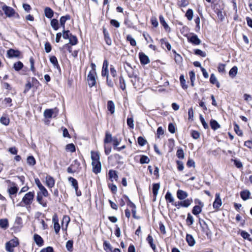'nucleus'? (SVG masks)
<instances>
[{"label":"nucleus","mask_w":252,"mask_h":252,"mask_svg":"<svg viewBox=\"0 0 252 252\" xmlns=\"http://www.w3.org/2000/svg\"><path fill=\"white\" fill-rule=\"evenodd\" d=\"M19 244L18 238H15L10 240L5 244V250L8 252H14V248L16 247Z\"/></svg>","instance_id":"f257e3e1"},{"label":"nucleus","mask_w":252,"mask_h":252,"mask_svg":"<svg viewBox=\"0 0 252 252\" xmlns=\"http://www.w3.org/2000/svg\"><path fill=\"white\" fill-rule=\"evenodd\" d=\"M34 191H30L25 194L22 198V202L24 203L25 205H30L34 199Z\"/></svg>","instance_id":"f03ea898"},{"label":"nucleus","mask_w":252,"mask_h":252,"mask_svg":"<svg viewBox=\"0 0 252 252\" xmlns=\"http://www.w3.org/2000/svg\"><path fill=\"white\" fill-rule=\"evenodd\" d=\"M96 73L94 70L90 71L87 76V81L90 87H92L95 85Z\"/></svg>","instance_id":"7ed1b4c3"},{"label":"nucleus","mask_w":252,"mask_h":252,"mask_svg":"<svg viewBox=\"0 0 252 252\" xmlns=\"http://www.w3.org/2000/svg\"><path fill=\"white\" fill-rule=\"evenodd\" d=\"M2 9L4 11V14L8 17H11L15 14V11L13 8L6 5H4L2 6Z\"/></svg>","instance_id":"20e7f679"},{"label":"nucleus","mask_w":252,"mask_h":252,"mask_svg":"<svg viewBox=\"0 0 252 252\" xmlns=\"http://www.w3.org/2000/svg\"><path fill=\"white\" fill-rule=\"evenodd\" d=\"M7 55L9 58L19 57L20 55V52L18 50L10 49L7 51Z\"/></svg>","instance_id":"39448f33"},{"label":"nucleus","mask_w":252,"mask_h":252,"mask_svg":"<svg viewBox=\"0 0 252 252\" xmlns=\"http://www.w3.org/2000/svg\"><path fill=\"white\" fill-rule=\"evenodd\" d=\"M188 41L192 44L198 45L201 43V40L196 34H192L188 37Z\"/></svg>","instance_id":"423d86ee"},{"label":"nucleus","mask_w":252,"mask_h":252,"mask_svg":"<svg viewBox=\"0 0 252 252\" xmlns=\"http://www.w3.org/2000/svg\"><path fill=\"white\" fill-rule=\"evenodd\" d=\"M139 58L142 64L145 65L150 63L149 57L143 52L139 53Z\"/></svg>","instance_id":"0eeeda50"},{"label":"nucleus","mask_w":252,"mask_h":252,"mask_svg":"<svg viewBox=\"0 0 252 252\" xmlns=\"http://www.w3.org/2000/svg\"><path fill=\"white\" fill-rule=\"evenodd\" d=\"M45 179L46 186L48 188H52L55 186V181L52 177L48 175L46 177Z\"/></svg>","instance_id":"6e6552de"},{"label":"nucleus","mask_w":252,"mask_h":252,"mask_svg":"<svg viewBox=\"0 0 252 252\" xmlns=\"http://www.w3.org/2000/svg\"><path fill=\"white\" fill-rule=\"evenodd\" d=\"M222 204L221 200L219 193L216 194L215 200L213 203V207L215 209H218Z\"/></svg>","instance_id":"1a4fd4ad"},{"label":"nucleus","mask_w":252,"mask_h":252,"mask_svg":"<svg viewBox=\"0 0 252 252\" xmlns=\"http://www.w3.org/2000/svg\"><path fill=\"white\" fill-rule=\"evenodd\" d=\"M103 33L104 36V39L106 43L108 45H111L112 44V40L109 36V34L107 30L105 28H103Z\"/></svg>","instance_id":"9d476101"},{"label":"nucleus","mask_w":252,"mask_h":252,"mask_svg":"<svg viewBox=\"0 0 252 252\" xmlns=\"http://www.w3.org/2000/svg\"><path fill=\"white\" fill-rule=\"evenodd\" d=\"M43 195L40 193H37L36 200L38 203L42 205L43 207H47V201L43 199Z\"/></svg>","instance_id":"9b49d317"},{"label":"nucleus","mask_w":252,"mask_h":252,"mask_svg":"<svg viewBox=\"0 0 252 252\" xmlns=\"http://www.w3.org/2000/svg\"><path fill=\"white\" fill-rule=\"evenodd\" d=\"M33 239L36 245H38L39 247L43 246L44 241L43 239L40 235L37 234H35L33 236Z\"/></svg>","instance_id":"f8f14e48"},{"label":"nucleus","mask_w":252,"mask_h":252,"mask_svg":"<svg viewBox=\"0 0 252 252\" xmlns=\"http://www.w3.org/2000/svg\"><path fill=\"white\" fill-rule=\"evenodd\" d=\"M71 165L76 172H79L81 170L80 163L77 159H75Z\"/></svg>","instance_id":"ddd939ff"},{"label":"nucleus","mask_w":252,"mask_h":252,"mask_svg":"<svg viewBox=\"0 0 252 252\" xmlns=\"http://www.w3.org/2000/svg\"><path fill=\"white\" fill-rule=\"evenodd\" d=\"M44 14L47 18L51 19L54 16V11L50 7H46L44 9Z\"/></svg>","instance_id":"4468645a"},{"label":"nucleus","mask_w":252,"mask_h":252,"mask_svg":"<svg viewBox=\"0 0 252 252\" xmlns=\"http://www.w3.org/2000/svg\"><path fill=\"white\" fill-rule=\"evenodd\" d=\"M115 84L117 86H119V87L122 90L124 91L126 89V82H125V80L124 77L122 75L119 77V83L117 84L115 82Z\"/></svg>","instance_id":"2eb2a0df"},{"label":"nucleus","mask_w":252,"mask_h":252,"mask_svg":"<svg viewBox=\"0 0 252 252\" xmlns=\"http://www.w3.org/2000/svg\"><path fill=\"white\" fill-rule=\"evenodd\" d=\"M110 180L113 182V180L117 181L118 179V176L115 170H110L108 173Z\"/></svg>","instance_id":"dca6fc26"},{"label":"nucleus","mask_w":252,"mask_h":252,"mask_svg":"<svg viewBox=\"0 0 252 252\" xmlns=\"http://www.w3.org/2000/svg\"><path fill=\"white\" fill-rule=\"evenodd\" d=\"M70 19V16L69 15H66L65 16H62L60 19V23L61 27L63 29H65V23L66 21Z\"/></svg>","instance_id":"f3484780"},{"label":"nucleus","mask_w":252,"mask_h":252,"mask_svg":"<svg viewBox=\"0 0 252 252\" xmlns=\"http://www.w3.org/2000/svg\"><path fill=\"white\" fill-rule=\"evenodd\" d=\"M159 22L160 24L164 27L166 31H170V28L165 21L164 18L162 15H159Z\"/></svg>","instance_id":"a211bd4d"},{"label":"nucleus","mask_w":252,"mask_h":252,"mask_svg":"<svg viewBox=\"0 0 252 252\" xmlns=\"http://www.w3.org/2000/svg\"><path fill=\"white\" fill-rule=\"evenodd\" d=\"M146 241L149 244V245H150L151 248L153 249L154 252H156V246L153 243L154 240H153V237L152 236V235H151L150 234H149L148 237L146 238Z\"/></svg>","instance_id":"6ab92c4d"},{"label":"nucleus","mask_w":252,"mask_h":252,"mask_svg":"<svg viewBox=\"0 0 252 252\" xmlns=\"http://www.w3.org/2000/svg\"><path fill=\"white\" fill-rule=\"evenodd\" d=\"M177 196L180 200H183L188 196V193L184 190L179 189L177 192Z\"/></svg>","instance_id":"aec40b11"},{"label":"nucleus","mask_w":252,"mask_h":252,"mask_svg":"<svg viewBox=\"0 0 252 252\" xmlns=\"http://www.w3.org/2000/svg\"><path fill=\"white\" fill-rule=\"evenodd\" d=\"M107 109L110 112L111 114L115 112V104L112 100H109L107 102Z\"/></svg>","instance_id":"412c9836"},{"label":"nucleus","mask_w":252,"mask_h":252,"mask_svg":"<svg viewBox=\"0 0 252 252\" xmlns=\"http://www.w3.org/2000/svg\"><path fill=\"white\" fill-rule=\"evenodd\" d=\"M210 81L212 84L216 85L217 88H220V84L214 74L211 75Z\"/></svg>","instance_id":"4be33fe9"},{"label":"nucleus","mask_w":252,"mask_h":252,"mask_svg":"<svg viewBox=\"0 0 252 252\" xmlns=\"http://www.w3.org/2000/svg\"><path fill=\"white\" fill-rule=\"evenodd\" d=\"M51 26L52 28L55 30L57 31L59 29V24L58 20L56 19H53L51 21Z\"/></svg>","instance_id":"5701e85b"},{"label":"nucleus","mask_w":252,"mask_h":252,"mask_svg":"<svg viewBox=\"0 0 252 252\" xmlns=\"http://www.w3.org/2000/svg\"><path fill=\"white\" fill-rule=\"evenodd\" d=\"M50 61L53 64V65H54V66L55 67H56L58 69L60 68V65L58 63V60H57V59L55 56H51L50 58Z\"/></svg>","instance_id":"b1692460"},{"label":"nucleus","mask_w":252,"mask_h":252,"mask_svg":"<svg viewBox=\"0 0 252 252\" xmlns=\"http://www.w3.org/2000/svg\"><path fill=\"white\" fill-rule=\"evenodd\" d=\"M68 181L71 183L72 186L74 188L75 190L78 189V185L77 181L73 177H69Z\"/></svg>","instance_id":"393cba45"},{"label":"nucleus","mask_w":252,"mask_h":252,"mask_svg":"<svg viewBox=\"0 0 252 252\" xmlns=\"http://www.w3.org/2000/svg\"><path fill=\"white\" fill-rule=\"evenodd\" d=\"M93 171L95 174L99 173L101 172V165L100 162H97L96 164L93 165Z\"/></svg>","instance_id":"a878e982"},{"label":"nucleus","mask_w":252,"mask_h":252,"mask_svg":"<svg viewBox=\"0 0 252 252\" xmlns=\"http://www.w3.org/2000/svg\"><path fill=\"white\" fill-rule=\"evenodd\" d=\"M160 188V184L159 183H155L153 185V193L154 195L156 197L158 193V191Z\"/></svg>","instance_id":"bb28decb"},{"label":"nucleus","mask_w":252,"mask_h":252,"mask_svg":"<svg viewBox=\"0 0 252 252\" xmlns=\"http://www.w3.org/2000/svg\"><path fill=\"white\" fill-rule=\"evenodd\" d=\"M186 240L190 246H193L195 244L194 239L191 235H187Z\"/></svg>","instance_id":"cd10ccee"},{"label":"nucleus","mask_w":252,"mask_h":252,"mask_svg":"<svg viewBox=\"0 0 252 252\" xmlns=\"http://www.w3.org/2000/svg\"><path fill=\"white\" fill-rule=\"evenodd\" d=\"M210 124L211 128L214 130H216L220 127V124L214 120H211Z\"/></svg>","instance_id":"c85d7f7f"},{"label":"nucleus","mask_w":252,"mask_h":252,"mask_svg":"<svg viewBox=\"0 0 252 252\" xmlns=\"http://www.w3.org/2000/svg\"><path fill=\"white\" fill-rule=\"evenodd\" d=\"M250 194V192L248 190H244L241 192V196L244 200H247L249 198Z\"/></svg>","instance_id":"c756f323"},{"label":"nucleus","mask_w":252,"mask_h":252,"mask_svg":"<svg viewBox=\"0 0 252 252\" xmlns=\"http://www.w3.org/2000/svg\"><path fill=\"white\" fill-rule=\"evenodd\" d=\"M237 72L238 68L236 66H234L230 70L229 72V75L231 77L234 78L237 74Z\"/></svg>","instance_id":"7c9ffc66"},{"label":"nucleus","mask_w":252,"mask_h":252,"mask_svg":"<svg viewBox=\"0 0 252 252\" xmlns=\"http://www.w3.org/2000/svg\"><path fill=\"white\" fill-rule=\"evenodd\" d=\"M165 199L167 201H168L169 203H173L174 202V197L172 196L171 193L168 191L165 196Z\"/></svg>","instance_id":"2f4dec72"},{"label":"nucleus","mask_w":252,"mask_h":252,"mask_svg":"<svg viewBox=\"0 0 252 252\" xmlns=\"http://www.w3.org/2000/svg\"><path fill=\"white\" fill-rule=\"evenodd\" d=\"M160 41L161 46H165L168 51H170L171 50V46L170 44L168 42H167L165 39H164V38L161 39Z\"/></svg>","instance_id":"473e14b6"},{"label":"nucleus","mask_w":252,"mask_h":252,"mask_svg":"<svg viewBox=\"0 0 252 252\" xmlns=\"http://www.w3.org/2000/svg\"><path fill=\"white\" fill-rule=\"evenodd\" d=\"M8 226V220L6 219L0 220V227L3 229H6Z\"/></svg>","instance_id":"72a5a7b5"},{"label":"nucleus","mask_w":252,"mask_h":252,"mask_svg":"<svg viewBox=\"0 0 252 252\" xmlns=\"http://www.w3.org/2000/svg\"><path fill=\"white\" fill-rule=\"evenodd\" d=\"M39 191L37 193L42 194L44 197H48L49 195V193L46 189L43 186L40 188L39 189Z\"/></svg>","instance_id":"f704fd0d"},{"label":"nucleus","mask_w":252,"mask_h":252,"mask_svg":"<svg viewBox=\"0 0 252 252\" xmlns=\"http://www.w3.org/2000/svg\"><path fill=\"white\" fill-rule=\"evenodd\" d=\"M53 112V109H46L44 112V116L46 118L50 119L52 118Z\"/></svg>","instance_id":"c9c22d12"},{"label":"nucleus","mask_w":252,"mask_h":252,"mask_svg":"<svg viewBox=\"0 0 252 252\" xmlns=\"http://www.w3.org/2000/svg\"><path fill=\"white\" fill-rule=\"evenodd\" d=\"M124 197L127 200V204L129 207L131 208L132 209H136V205L131 202L127 196L124 195Z\"/></svg>","instance_id":"e433bc0d"},{"label":"nucleus","mask_w":252,"mask_h":252,"mask_svg":"<svg viewBox=\"0 0 252 252\" xmlns=\"http://www.w3.org/2000/svg\"><path fill=\"white\" fill-rule=\"evenodd\" d=\"M27 163H28V164L31 166H33L36 163V160H35L34 158L32 156H29L27 158Z\"/></svg>","instance_id":"4c0bfd02"},{"label":"nucleus","mask_w":252,"mask_h":252,"mask_svg":"<svg viewBox=\"0 0 252 252\" xmlns=\"http://www.w3.org/2000/svg\"><path fill=\"white\" fill-rule=\"evenodd\" d=\"M72 34L70 33V31L69 30H65L64 29H63V37L64 39H69L70 36Z\"/></svg>","instance_id":"58836bf2"},{"label":"nucleus","mask_w":252,"mask_h":252,"mask_svg":"<svg viewBox=\"0 0 252 252\" xmlns=\"http://www.w3.org/2000/svg\"><path fill=\"white\" fill-rule=\"evenodd\" d=\"M73 241L72 240H68L66 243V248L68 251L72 252L73 251Z\"/></svg>","instance_id":"ea45409f"},{"label":"nucleus","mask_w":252,"mask_h":252,"mask_svg":"<svg viewBox=\"0 0 252 252\" xmlns=\"http://www.w3.org/2000/svg\"><path fill=\"white\" fill-rule=\"evenodd\" d=\"M23 67V64L22 62L19 61L15 63L13 65V68L16 71H19Z\"/></svg>","instance_id":"a19ab883"},{"label":"nucleus","mask_w":252,"mask_h":252,"mask_svg":"<svg viewBox=\"0 0 252 252\" xmlns=\"http://www.w3.org/2000/svg\"><path fill=\"white\" fill-rule=\"evenodd\" d=\"M69 44H70L71 45H75L78 43V39L77 37L75 35H72L69 39Z\"/></svg>","instance_id":"79ce46f5"},{"label":"nucleus","mask_w":252,"mask_h":252,"mask_svg":"<svg viewBox=\"0 0 252 252\" xmlns=\"http://www.w3.org/2000/svg\"><path fill=\"white\" fill-rule=\"evenodd\" d=\"M91 158L92 160H97L99 159V154L98 152L91 151Z\"/></svg>","instance_id":"37998d69"},{"label":"nucleus","mask_w":252,"mask_h":252,"mask_svg":"<svg viewBox=\"0 0 252 252\" xmlns=\"http://www.w3.org/2000/svg\"><path fill=\"white\" fill-rule=\"evenodd\" d=\"M150 161V160L147 156L145 155H142L141 156L140 159V163L141 164L148 163Z\"/></svg>","instance_id":"c03bdc74"},{"label":"nucleus","mask_w":252,"mask_h":252,"mask_svg":"<svg viewBox=\"0 0 252 252\" xmlns=\"http://www.w3.org/2000/svg\"><path fill=\"white\" fill-rule=\"evenodd\" d=\"M193 15V10L191 9H189L186 13V16L189 21H191L192 19Z\"/></svg>","instance_id":"a18cd8bd"},{"label":"nucleus","mask_w":252,"mask_h":252,"mask_svg":"<svg viewBox=\"0 0 252 252\" xmlns=\"http://www.w3.org/2000/svg\"><path fill=\"white\" fill-rule=\"evenodd\" d=\"M126 40L129 41L130 44L132 46L136 45V42L135 40L132 38L131 35H127L126 36Z\"/></svg>","instance_id":"49530a36"},{"label":"nucleus","mask_w":252,"mask_h":252,"mask_svg":"<svg viewBox=\"0 0 252 252\" xmlns=\"http://www.w3.org/2000/svg\"><path fill=\"white\" fill-rule=\"evenodd\" d=\"M115 81H116V80H115V78L114 79V80H113L112 79H110L109 78V76H107V77H106V84L109 87L113 88L114 87V82H115Z\"/></svg>","instance_id":"de8ad7c7"},{"label":"nucleus","mask_w":252,"mask_h":252,"mask_svg":"<svg viewBox=\"0 0 252 252\" xmlns=\"http://www.w3.org/2000/svg\"><path fill=\"white\" fill-rule=\"evenodd\" d=\"M191 202L192 201L191 200L187 199L183 201H181L180 204L182 207H188L191 204Z\"/></svg>","instance_id":"09e8293b"},{"label":"nucleus","mask_w":252,"mask_h":252,"mask_svg":"<svg viewBox=\"0 0 252 252\" xmlns=\"http://www.w3.org/2000/svg\"><path fill=\"white\" fill-rule=\"evenodd\" d=\"M66 150L71 153L74 152L76 150L75 145L72 144H68L66 146Z\"/></svg>","instance_id":"8fccbe9b"},{"label":"nucleus","mask_w":252,"mask_h":252,"mask_svg":"<svg viewBox=\"0 0 252 252\" xmlns=\"http://www.w3.org/2000/svg\"><path fill=\"white\" fill-rule=\"evenodd\" d=\"M176 156L179 158L183 159L185 158L183 150L181 148L178 149L176 153Z\"/></svg>","instance_id":"3c124183"},{"label":"nucleus","mask_w":252,"mask_h":252,"mask_svg":"<svg viewBox=\"0 0 252 252\" xmlns=\"http://www.w3.org/2000/svg\"><path fill=\"white\" fill-rule=\"evenodd\" d=\"M241 236L245 239H247L250 241H252V239L250 237V235L245 231H242L241 232Z\"/></svg>","instance_id":"603ef678"},{"label":"nucleus","mask_w":252,"mask_h":252,"mask_svg":"<svg viewBox=\"0 0 252 252\" xmlns=\"http://www.w3.org/2000/svg\"><path fill=\"white\" fill-rule=\"evenodd\" d=\"M18 188L16 186L10 187L8 189V192L10 195L15 194L18 191Z\"/></svg>","instance_id":"864d4df0"},{"label":"nucleus","mask_w":252,"mask_h":252,"mask_svg":"<svg viewBox=\"0 0 252 252\" xmlns=\"http://www.w3.org/2000/svg\"><path fill=\"white\" fill-rule=\"evenodd\" d=\"M201 211V209L199 206H195L192 209V212L194 215L199 214Z\"/></svg>","instance_id":"5fc2aeb1"},{"label":"nucleus","mask_w":252,"mask_h":252,"mask_svg":"<svg viewBox=\"0 0 252 252\" xmlns=\"http://www.w3.org/2000/svg\"><path fill=\"white\" fill-rule=\"evenodd\" d=\"M180 81L182 88L184 89H187L188 86L186 85V80L183 75L180 76Z\"/></svg>","instance_id":"6e6d98bb"},{"label":"nucleus","mask_w":252,"mask_h":252,"mask_svg":"<svg viewBox=\"0 0 252 252\" xmlns=\"http://www.w3.org/2000/svg\"><path fill=\"white\" fill-rule=\"evenodd\" d=\"M53 221H54V228L56 234H58L60 230V226L58 221H55V219L53 218Z\"/></svg>","instance_id":"4d7b16f0"},{"label":"nucleus","mask_w":252,"mask_h":252,"mask_svg":"<svg viewBox=\"0 0 252 252\" xmlns=\"http://www.w3.org/2000/svg\"><path fill=\"white\" fill-rule=\"evenodd\" d=\"M137 142L140 146H143L146 144L147 140L143 137L140 136L137 139Z\"/></svg>","instance_id":"13d9d810"},{"label":"nucleus","mask_w":252,"mask_h":252,"mask_svg":"<svg viewBox=\"0 0 252 252\" xmlns=\"http://www.w3.org/2000/svg\"><path fill=\"white\" fill-rule=\"evenodd\" d=\"M186 221H187V223L189 225H191L193 224V221H194L193 218L192 216L190 215V213H188Z\"/></svg>","instance_id":"bf43d9fd"},{"label":"nucleus","mask_w":252,"mask_h":252,"mask_svg":"<svg viewBox=\"0 0 252 252\" xmlns=\"http://www.w3.org/2000/svg\"><path fill=\"white\" fill-rule=\"evenodd\" d=\"M225 64L222 63L219 64L218 67V71L220 73H224L225 72Z\"/></svg>","instance_id":"052dcab7"},{"label":"nucleus","mask_w":252,"mask_h":252,"mask_svg":"<svg viewBox=\"0 0 252 252\" xmlns=\"http://www.w3.org/2000/svg\"><path fill=\"white\" fill-rule=\"evenodd\" d=\"M112 141V135L110 133L106 132L105 134V137L104 140L105 143H108Z\"/></svg>","instance_id":"680f3d73"},{"label":"nucleus","mask_w":252,"mask_h":252,"mask_svg":"<svg viewBox=\"0 0 252 252\" xmlns=\"http://www.w3.org/2000/svg\"><path fill=\"white\" fill-rule=\"evenodd\" d=\"M234 131L239 136H242L243 135V132L242 130L240 129L239 126L237 124H234Z\"/></svg>","instance_id":"e2e57ef3"},{"label":"nucleus","mask_w":252,"mask_h":252,"mask_svg":"<svg viewBox=\"0 0 252 252\" xmlns=\"http://www.w3.org/2000/svg\"><path fill=\"white\" fill-rule=\"evenodd\" d=\"M103 247L105 251H107V250H109V251L111 252L112 250V247L111 246L110 244L107 242V241H105L103 242Z\"/></svg>","instance_id":"0e129e2a"},{"label":"nucleus","mask_w":252,"mask_h":252,"mask_svg":"<svg viewBox=\"0 0 252 252\" xmlns=\"http://www.w3.org/2000/svg\"><path fill=\"white\" fill-rule=\"evenodd\" d=\"M110 71L111 76L115 78L117 76V71L113 65H110Z\"/></svg>","instance_id":"69168bd1"},{"label":"nucleus","mask_w":252,"mask_h":252,"mask_svg":"<svg viewBox=\"0 0 252 252\" xmlns=\"http://www.w3.org/2000/svg\"><path fill=\"white\" fill-rule=\"evenodd\" d=\"M44 48L45 52L47 53L50 52L52 49L51 45L49 42H46L45 43Z\"/></svg>","instance_id":"338daca9"},{"label":"nucleus","mask_w":252,"mask_h":252,"mask_svg":"<svg viewBox=\"0 0 252 252\" xmlns=\"http://www.w3.org/2000/svg\"><path fill=\"white\" fill-rule=\"evenodd\" d=\"M0 123L5 126H7L9 123V120L8 118L4 117H2L0 119Z\"/></svg>","instance_id":"774afa93"}]
</instances>
